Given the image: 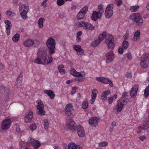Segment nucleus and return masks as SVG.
Here are the masks:
<instances>
[{
  "instance_id": "nucleus-1",
  "label": "nucleus",
  "mask_w": 149,
  "mask_h": 149,
  "mask_svg": "<svg viewBox=\"0 0 149 149\" xmlns=\"http://www.w3.org/2000/svg\"><path fill=\"white\" fill-rule=\"evenodd\" d=\"M38 57L34 61V62L38 64H44L46 62L47 51L39 49L37 53Z\"/></svg>"
},
{
  "instance_id": "nucleus-2",
  "label": "nucleus",
  "mask_w": 149,
  "mask_h": 149,
  "mask_svg": "<svg viewBox=\"0 0 149 149\" xmlns=\"http://www.w3.org/2000/svg\"><path fill=\"white\" fill-rule=\"evenodd\" d=\"M46 45L48 48V50L49 54H53L55 50L56 46V42L55 40L52 38L49 37L46 42Z\"/></svg>"
},
{
  "instance_id": "nucleus-3",
  "label": "nucleus",
  "mask_w": 149,
  "mask_h": 149,
  "mask_svg": "<svg viewBox=\"0 0 149 149\" xmlns=\"http://www.w3.org/2000/svg\"><path fill=\"white\" fill-rule=\"evenodd\" d=\"M130 18L133 21L136 22V25L141 26L143 24V20L140 14L138 13L132 14L130 16Z\"/></svg>"
},
{
  "instance_id": "nucleus-4",
  "label": "nucleus",
  "mask_w": 149,
  "mask_h": 149,
  "mask_svg": "<svg viewBox=\"0 0 149 149\" xmlns=\"http://www.w3.org/2000/svg\"><path fill=\"white\" fill-rule=\"evenodd\" d=\"M36 103L38 104L36 106L37 109L36 113L40 116L44 115L45 112L44 110V106L43 102L41 100H38L36 101Z\"/></svg>"
},
{
  "instance_id": "nucleus-5",
  "label": "nucleus",
  "mask_w": 149,
  "mask_h": 149,
  "mask_svg": "<svg viewBox=\"0 0 149 149\" xmlns=\"http://www.w3.org/2000/svg\"><path fill=\"white\" fill-rule=\"evenodd\" d=\"M29 9V7L28 6H26L24 4L21 5L19 6V12L21 16L23 19H25L27 18V14Z\"/></svg>"
},
{
  "instance_id": "nucleus-6",
  "label": "nucleus",
  "mask_w": 149,
  "mask_h": 149,
  "mask_svg": "<svg viewBox=\"0 0 149 149\" xmlns=\"http://www.w3.org/2000/svg\"><path fill=\"white\" fill-rule=\"evenodd\" d=\"M140 65L141 67L146 68L149 65V54H144L141 60Z\"/></svg>"
},
{
  "instance_id": "nucleus-7",
  "label": "nucleus",
  "mask_w": 149,
  "mask_h": 149,
  "mask_svg": "<svg viewBox=\"0 0 149 149\" xmlns=\"http://www.w3.org/2000/svg\"><path fill=\"white\" fill-rule=\"evenodd\" d=\"M129 101L128 99L118 100L117 101V108L116 109L117 112H120L123 108L124 105L128 102Z\"/></svg>"
},
{
  "instance_id": "nucleus-8",
  "label": "nucleus",
  "mask_w": 149,
  "mask_h": 149,
  "mask_svg": "<svg viewBox=\"0 0 149 149\" xmlns=\"http://www.w3.org/2000/svg\"><path fill=\"white\" fill-rule=\"evenodd\" d=\"M113 7V4L109 5L106 8L105 13V16L106 18H109L113 15L112 9Z\"/></svg>"
},
{
  "instance_id": "nucleus-9",
  "label": "nucleus",
  "mask_w": 149,
  "mask_h": 149,
  "mask_svg": "<svg viewBox=\"0 0 149 149\" xmlns=\"http://www.w3.org/2000/svg\"><path fill=\"white\" fill-rule=\"evenodd\" d=\"M88 9V7L86 6H85L82 8L77 14V19L79 20L83 18L85 14L87 12Z\"/></svg>"
},
{
  "instance_id": "nucleus-10",
  "label": "nucleus",
  "mask_w": 149,
  "mask_h": 149,
  "mask_svg": "<svg viewBox=\"0 0 149 149\" xmlns=\"http://www.w3.org/2000/svg\"><path fill=\"white\" fill-rule=\"evenodd\" d=\"M28 142L33 146L34 149H38L40 146V142L30 138L28 139Z\"/></svg>"
},
{
  "instance_id": "nucleus-11",
  "label": "nucleus",
  "mask_w": 149,
  "mask_h": 149,
  "mask_svg": "<svg viewBox=\"0 0 149 149\" xmlns=\"http://www.w3.org/2000/svg\"><path fill=\"white\" fill-rule=\"evenodd\" d=\"M96 80L99 81L104 84H109L111 87L113 86V84L112 81L109 79L103 77H98L96 78Z\"/></svg>"
},
{
  "instance_id": "nucleus-12",
  "label": "nucleus",
  "mask_w": 149,
  "mask_h": 149,
  "mask_svg": "<svg viewBox=\"0 0 149 149\" xmlns=\"http://www.w3.org/2000/svg\"><path fill=\"white\" fill-rule=\"evenodd\" d=\"M67 125L70 130H74L76 129V124L72 119H69L66 122Z\"/></svg>"
},
{
  "instance_id": "nucleus-13",
  "label": "nucleus",
  "mask_w": 149,
  "mask_h": 149,
  "mask_svg": "<svg viewBox=\"0 0 149 149\" xmlns=\"http://www.w3.org/2000/svg\"><path fill=\"white\" fill-rule=\"evenodd\" d=\"M33 117V112L31 111H29L25 113L24 117V121L26 123L30 122Z\"/></svg>"
},
{
  "instance_id": "nucleus-14",
  "label": "nucleus",
  "mask_w": 149,
  "mask_h": 149,
  "mask_svg": "<svg viewBox=\"0 0 149 149\" xmlns=\"http://www.w3.org/2000/svg\"><path fill=\"white\" fill-rule=\"evenodd\" d=\"M11 120L10 119H6L3 121L1 125V128L3 130L8 129L10 125Z\"/></svg>"
},
{
  "instance_id": "nucleus-15",
  "label": "nucleus",
  "mask_w": 149,
  "mask_h": 149,
  "mask_svg": "<svg viewBox=\"0 0 149 149\" xmlns=\"http://www.w3.org/2000/svg\"><path fill=\"white\" fill-rule=\"evenodd\" d=\"M73 110V107L72 104H67L65 108V114L68 116H70L72 113V111Z\"/></svg>"
},
{
  "instance_id": "nucleus-16",
  "label": "nucleus",
  "mask_w": 149,
  "mask_h": 149,
  "mask_svg": "<svg viewBox=\"0 0 149 149\" xmlns=\"http://www.w3.org/2000/svg\"><path fill=\"white\" fill-rule=\"evenodd\" d=\"M138 89V87L137 85H134L132 87L130 92V95L131 97L134 98L136 96Z\"/></svg>"
},
{
  "instance_id": "nucleus-17",
  "label": "nucleus",
  "mask_w": 149,
  "mask_h": 149,
  "mask_svg": "<svg viewBox=\"0 0 149 149\" xmlns=\"http://www.w3.org/2000/svg\"><path fill=\"white\" fill-rule=\"evenodd\" d=\"M77 132L80 137H83L85 135V132L83 128L80 125H78L77 126Z\"/></svg>"
},
{
  "instance_id": "nucleus-18",
  "label": "nucleus",
  "mask_w": 149,
  "mask_h": 149,
  "mask_svg": "<svg viewBox=\"0 0 149 149\" xmlns=\"http://www.w3.org/2000/svg\"><path fill=\"white\" fill-rule=\"evenodd\" d=\"M102 13L99 11L98 13L95 11H93L92 15V19L94 21H96L97 19H100L101 17Z\"/></svg>"
},
{
  "instance_id": "nucleus-19",
  "label": "nucleus",
  "mask_w": 149,
  "mask_h": 149,
  "mask_svg": "<svg viewBox=\"0 0 149 149\" xmlns=\"http://www.w3.org/2000/svg\"><path fill=\"white\" fill-rule=\"evenodd\" d=\"M114 57V54L112 52L109 51L107 54V60L106 62L107 63L111 62L113 61Z\"/></svg>"
},
{
  "instance_id": "nucleus-20",
  "label": "nucleus",
  "mask_w": 149,
  "mask_h": 149,
  "mask_svg": "<svg viewBox=\"0 0 149 149\" xmlns=\"http://www.w3.org/2000/svg\"><path fill=\"white\" fill-rule=\"evenodd\" d=\"M98 120L99 119L97 118H91L89 120V124L93 127H95L97 125Z\"/></svg>"
},
{
  "instance_id": "nucleus-21",
  "label": "nucleus",
  "mask_w": 149,
  "mask_h": 149,
  "mask_svg": "<svg viewBox=\"0 0 149 149\" xmlns=\"http://www.w3.org/2000/svg\"><path fill=\"white\" fill-rule=\"evenodd\" d=\"M34 44V40L29 39L26 40L24 42L23 45L26 47H30Z\"/></svg>"
},
{
  "instance_id": "nucleus-22",
  "label": "nucleus",
  "mask_w": 149,
  "mask_h": 149,
  "mask_svg": "<svg viewBox=\"0 0 149 149\" xmlns=\"http://www.w3.org/2000/svg\"><path fill=\"white\" fill-rule=\"evenodd\" d=\"M68 149H82V147L74 143L71 142L68 145Z\"/></svg>"
},
{
  "instance_id": "nucleus-23",
  "label": "nucleus",
  "mask_w": 149,
  "mask_h": 149,
  "mask_svg": "<svg viewBox=\"0 0 149 149\" xmlns=\"http://www.w3.org/2000/svg\"><path fill=\"white\" fill-rule=\"evenodd\" d=\"M70 72L71 74L75 77H81L82 74L76 71L74 69L71 68L70 70Z\"/></svg>"
},
{
  "instance_id": "nucleus-24",
  "label": "nucleus",
  "mask_w": 149,
  "mask_h": 149,
  "mask_svg": "<svg viewBox=\"0 0 149 149\" xmlns=\"http://www.w3.org/2000/svg\"><path fill=\"white\" fill-rule=\"evenodd\" d=\"M83 29H88L90 31H92L94 29L95 27L89 23L85 22Z\"/></svg>"
},
{
  "instance_id": "nucleus-25",
  "label": "nucleus",
  "mask_w": 149,
  "mask_h": 149,
  "mask_svg": "<svg viewBox=\"0 0 149 149\" xmlns=\"http://www.w3.org/2000/svg\"><path fill=\"white\" fill-rule=\"evenodd\" d=\"M23 75L20 74L17 80V83L16 84V86L17 88H19L21 85V83Z\"/></svg>"
},
{
  "instance_id": "nucleus-26",
  "label": "nucleus",
  "mask_w": 149,
  "mask_h": 149,
  "mask_svg": "<svg viewBox=\"0 0 149 149\" xmlns=\"http://www.w3.org/2000/svg\"><path fill=\"white\" fill-rule=\"evenodd\" d=\"M44 93L49 96L51 99H53L55 96V94L52 91L45 90L44 91Z\"/></svg>"
},
{
  "instance_id": "nucleus-27",
  "label": "nucleus",
  "mask_w": 149,
  "mask_h": 149,
  "mask_svg": "<svg viewBox=\"0 0 149 149\" xmlns=\"http://www.w3.org/2000/svg\"><path fill=\"white\" fill-rule=\"evenodd\" d=\"M140 35V31L138 30L136 31L134 33V36L133 38V40L134 41H136L139 38Z\"/></svg>"
},
{
  "instance_id": "nucleus-28",
  "label": "nucleus",
  "mask_w": 149,
  "mask_h": 149,
  "mask_svg": "<svg viewBox=\"0 0 149 149\" xmlns=\"http://www.w3.org/2000/svg\"><path fill=\"white\" fill-rule=\"evenodd\" d=\"M113 41V37L111 35H109L105 40V42L107 43H109L112 42Z\"/></svg>"
},
{
  "instance_id": "nucleus-29",
  "label": "nucleus",
  "mask_w": 149,
  "mask_h": 149,
  "mask_svg": "<svg viewBox=\"0 0 149 149\" xmlns=\"http://www.w3.org/2000/svg\"><path fill=\"white\" fill-rule=\"evenodd\" d=\"M64 66L62 65H60L58 66V68L59 70V72L62 74H65V70L63 69Z\"/></svg>"
},
{
  "instance_id": "nucleus-30",
  "label": "nucleus",
  "mask_w": 149,
  "mask_h": 149,
  "mask_svg": "<svg viewBox=\"0 0 149 149\" xmlns=\"http://www.w3.org/2000/svg\"><path fill=\"white\" fill-rule=\"evenodd\" d=\"M44 20V18L42 17H41L38 19V24L39 28H42L43 27V22Z\"/></svg>"
},
{
  "instance_id": "nucleus-31",
  "label": "nucleus",
  "mask_w": 149,
  "mask_h": 149,
  "mask_svg": "<svg viewBox=\"0 0 149 149\" xmlns=\"http://www.w3.org/2000/svg\"><path fill=\"white\" fill-rule=\"evenodd\" d=\"M110 93V91H105L102 94L101 97L103 98V100H105L107 98V96Z\"/></svg>"
},
{
  "instance_id": "nucleus-32",
  "label": "nucleus",
  "mask_w": 149,
  "mask_h": 149,
  "mask_svg": "<svg viewBox=\"0 0 149 149\" xmlns=\"http://www.w3.org/2000/svg\"><path fill=\"white\" fill-rule=\"evenodd\" d=\"M106 34V32L104 31L102 33L100 34L98 38L101 41H102L105 38Z\"/></svg>"
},
{
  "instance_id": "nucleus-33",
  "label": "nucleus",
  "mask_w": 149,
  "mask_h": 149,
  "mask_svg": "<svg viewBox=\"0 0 149 149\" xmlns=\"http://www.w3.org/2000/svg\"><path fill=\"white\" fill-rule=\"evenodd\" d=\"M20 35L18 34H16L12 38V40L15 42H17L19 40V38Z\"/></svg>"
},
{
  "instance_id": "nucleus-34",
  "label": "nucleus",
  "mask_w": 149,
  "mask_h": 149,
  "mask_svg": "<svg viewBox=\"0 0 149 149\" xmlns=\"http://www.w3.org/2000/svg\"><path fill=\"white\" fill-rule=\"evenodd\" d=\"M101 42L100 40L97 38L93 41L91 45L93 47H96L98 45H99Z\"/></svg>"
},
{
  "instance_id": "nucleus-35",
  "label": "nucleus",
  "mask_w": 149,
  "mask_h": 149,
  "mask_svg": "<svg viewBox=\"0 0 149 149\" xmlns=\"http://www.w3.org/2000/svg\"><path fill=\"white\" fill-rule=\"evenodd\" d=\"M139 7V6H132L130 8V10L132 12H135L137 10Z\"/></svg>"
},
{
  "instance_id": "nucleus-36",
  "label": "nucleus",
  "mask_w": 149,
  "mask_h": 149,
  "mask_svg": "<svg viewBox=\"0 0 149 149\" xmlns=\"http://www.w3.org/2000/svg\"><path fill=\"white\" fill-rule=\"evenodd\" d=\"M97 90L96 89H93L92 90V97L95 98L96 97L97 94Z\"/></svg>"
},
{
  "instance_id": "nucleus-37",
  "label": "nucleus",
  "mask_w": 149,
  "mask_h": 149,
  "mask_svg": "<svg viewBox=\"0 0 149 149\" xmlns=\"http://www.w3.org/2000/svg\"><path fill=\"white\" fill-rule=\"evenodd\" d=\"M123 46L124 49H127L129 46V43L127 41L124 40L123 42Z\"/></svg>"
},
{
  "instance_id": "nucleus-38",
  "label": "nucleus",
  "mask_w": 149,
  "mask_h": 149,
  "mask_svg": "<svg viewBox=\"0 0 149 149\" xmlns=\"http://www.w3.org/2000/svg\"><path fill=\"white\" fill-rule=\"evenodd\" d=\"M4 22L6 24V27H8L9 28H11L12 24L10 21L6 20Z\"/></svg>"
},
{
  "instance_id": "nucleus-39",
  "label": "nucleus",
  "mask_w": 149,
  "mask_h": 149,
  "mask_svg": "<svg viewBox=\"0 0 149 149\" xmlns=\"http://www.w3.org/2000/svg\"><path fill=\"white\" fill-rule=\"evenodd\" d=\"M149 127V124L146 122L144 123L142 129L144 130H147Z\"/></svg>"
},
{
  "instance_id": "nucleus-40",
  "label": "nucleus",
  "mask_w": 149,
  "mask_h": 149,
  "mask_svg": "<svg viewBox=\"0 0 149 149\" xmlns=\"http://www.w3.org/2000/svg\"><path fill=\"white\" fill-rule=\"evenodd\" d=\"M37 127V125L35 123L32 124L29 127L30 129L32 131L35 130Z\"/></svg>"
},
{
  "instance_id": "nucleus-41",
  "label": "nucleus",
  "mask_w": 149,
  "mask_h": 149,
  "mask_svg": "<svg viewBox=\"0 0 149 149\" xmlns=\"http://www.w3.org/2000/svg\"><path fill=\"white\" fill-rule=\"evenodd\" d=\"M5 14L7 16H13L15 15V13L12 11L10 10H7Z\"/></svg>"
},
{
  "instance_id": "nucleus-42",
  "label": "nucleus",
  "mask_w": 149,
  "mask_h": 149,
  "mask_svg": "<svg viewBox=\"0 0 149 149\" xmlns=\"http://www.w3.org/2000/svg\"><path fill=\"white\" fill-rule=\"evenodd\" d=\"M88 106V102L87 101H85L82 104V107L83 109H86Z\"/></svg>"
},
{
  "instance_id": "nucleus-43",
  "label": "nucleus",
  "mask_w": 149,
  "mask_h": 149,
  "mask_svg": "<svg viewBox=\"0 0 149 149\" xmlns=\"http://www.w3.org/2000/svg\"><path fill=\"white\" fill-rule=\"evenodd\" d=\"M73 49L77 52L80 50L81 49V47L80 46L77 45H75L73 46Z\"/></svg>"
},
{
  "instance_id": "nucleus-44",
  "label": "nucleus",
  "mask_w": 149,
  "mask_h": 149,
  "mask_svg": "<svg viewBox=\"0 0 149 149\" xmlns=\"http://www.w3.org/2000/svg\"><path fill=\"white\" fill-rule=\"evenodd\" d=\"M65 2L63 0H58L57 1V4L59 6H61L63 5Z\"/></svg>"
},
{
  "instance_id": "nucleus-45",
  "label": "nucleus",
  "mask_w": 149,
  "mask_h": 149,
  "mask_svg": "<svg viewBox=\"0 0 149 149\" xmlns=\"http://www.w3.org/2000/svg\"><path fill=\"white\" fill-rule=\"evenodd\" d=\"M53 60V58L52 56H50L49 57H48V60H47V59H46V62L45 63V64H47L50 63H51Z\"/></svg>"
},
{
  "instance_id": "nucleus-46",
  "label": "nucleus",
  "mask_w": 149,
  "mask_h": 149,
  "mask_svg": "<svg viewBox=\"0 0 149 149\" xmlns=\"http://www.w3.org/2000/svg\"><path fill=\"white\" fill-rule=\"evenodd\" d=\"M77 52L78 55L81 56L84 54V51L82 49H80V50Z\"/></svg>"
},
{
  "instance_id": "nucleus-47",
  "label": "nucleus",
  "mask_w": 149,
  "mask_h": 149,
  "mask_svg": "<svg viewBox=\"0 0 149 149\" xmlns=\"http://www.w3.org/2000/svg\"><path fill=\"white\" fill-rule=\"evenodd\" d=\"M107 44L108 47L109 49H112L114 48L115 44L113 42Z\"/></svg>"
},
{
  "instance_id": "nucleus-48",
  "label": "nucleus",
  "mask_w": 149,
  "mask_h": 149,
  "mask_svg": "<svg viewBox=\"0 0 149 149\" xmlns=\"http://www.w3.org/2000/svg\"><path fill=\"white\" fill-rule=\"evenodd\" d=\"M107 143L106 141H102L98 144L99 146L104 147L107 145Z\"/></svg>"
},
{
  "instance_id": "nucleus-49",
  "label": "nucleus",
  "mask_w": 149,
  "mask_h": 149,
  "mask_svg": "<svg viewBox=\"0 0 149 149\" xmlns=\"http://www.w3.org/2000/svg\"><path fill=\"white\" fill-rule=\"evenodd\" d=\"M85 22H79L77 24V25L79 27H83L84 28V26Z\"/></svg>"
},
{
  "instance_id": "nucleus-50",
  "label": "nucleus",
  "mask_w": 149,
  "mask_h": 149,
  "mask_svg": "<svg viewBox=\"0 0 149 149\" xmlns=\"http://www.w3.org/2000/svg\"><path fill=\"white\" fill-rule=\"evenodd\" d=\"M115 3L118 6H120L122 3V0H115Z\"/></svg>"
},
{
  "instance_id": "nucleus-51",
  "label": "nucleus",
  "mask_w": 149,
  "mask_h": 149,
  "mask_svg": "<svg viewBox=\"0 0 149 149\" xmlns=\"http://www.w3.org/2000/svg\"><path fill=\"white\" fill-rule=\"evenodd\" d=\"M77 87H73L72 88V90L71 91V94L73 95L76 92V90L77 89Z\"/></svg>"
},
{
  "instance_id": "nucleus-52",
  "label": "nucleus",
  "mask_w": 149,
  "mask_h": 149,
  "mask_svg": "<svg viewBox=\"0 0 149 149\" xmlns=\"http://www.w3.org/2000/svg\"><path fill=\"white\" fill-rule=\"evenodd\" d=\"M34 46L37 47L40 44V42L37 40H34Z\"/></svg>"
},
{
  "instance_id": "nucleus-53",
  "label": "nucleus",
  "mask_w": 149,
  "mask_h": 149,
  "mask_svg": "<svg viewBox=\"0 0 149 149\" xmlns=\"http://www.w3.org/2000/svg\"><path fill=\"white\" fill-rule=\"evenodd\" d=\"M149 95V90L145 89L144 90V95L145 97H148Z\"/></svg>"
},
{
  "instance_id": "nucleus-54",
  "label": "nucleus",
  "mask_w": 149,
  "mask_h": 149,
  "mask_svg": "<svg viewBox=\"0 0 149 149\" xmlns=\"http://www.w3.org/2000/svg\"><path fill=\"white\" fill-rule=\"evenodd\" d=\"M79 77V78H76L75 79V80L76 81H77L78 82H81L83 81V76L82 75L81 76V77Z\"/></svg>"
},
{
  "instance_id": "nucleus-55",
  "label": "nucleus",
  "mask_w": 149,
  "mask_h": 149,
  "mask_svg": "<svg viewBox=\"0 0 149 149\" xmlns=\"http://www.w3.org/2000/svg\"><path fill=\"white\" fill-rule=\"evenodd\" d=\"M6 33L8 35H9L10 33V29L11 28L6 27Z\"/></svg>"
},
{
  "instance_id": "nucleus-56",
  "label": "nucleus",
  "mask_w": 149,
  "mask_h": 149,
  "mask_svg": "<svg viewBox=\"0 0 149 149\" xmlns=\"http://www.w3.org/2000/svg\"><path fill=\"white\" fill-rule=\"evenodd\" d=\"M127 78L131 79L132 77V74L131 72L127 73L126 74Z\"/></svg>"
},
{
  "instance_id": "nucleus-57",
  "label": "nucleus",
  "mask_w": 149,
  "mask_h": 149,
  "mask_svg": "<svg viewBox=\"0 0 149 149\" xmlns=\"http://www.w3.org/2000/svg\"><path fill=\"white\" fill-rule=\"evenodd\" d=\"M102 4H100L98 6V8L99 9V11H100L101 13H102L103 10L102 8Z\"/></svg>"
},
{
  "instance_id": "nucleus-58",
  "label": "nucleus",
  "mask_w": 149,
  "mask_h": 149,
  "mask_svg": "<svg viewBox=\"0 0 149 149\" xmlns=\"http://www.w3.org/2000/svg\"><path fill=\"white\" fill-rule=\"evenodd\" d=\"M126 56L129 60H131L132 59V56L131 54L130 53H127L126 54Z\"/></svg>"
},
{
  "instance_id": "nucleus-59",
  "label": "nucleus",
  "mask_w": 149,
  "mask_h": 149,
  "mask_svg": "<svg viewBox=\"0 0 149 149\" xmlns=\"http://www.w3.org/2000/svg\"><path fill=\"white\" fill-rule=\"evenodd\" d=\"M128 93L127 92H125L122 95V98L124 99H125L126 97L128 96Z\"/></svg>"
},
{
  "instance_id": "nucleus-60",
  "label": "nucleus",
  "mask_w": 149,
  "mask_h": 149,
  "mask_svg": "<svg viewBox=\"0 0 149 149\" xmlns=\"http://www.w3.org/2000/svg\"><path fill=\"white\" fill-rule=\"evenodd\" d=\"M113 97H111L108 99V102L109 104H111L113 102Z\"/></svg>"
},
{
  "instance_id": "nucleus-61",
  "label": "nucleus",
  "mask_w": 149,
  "mask_h": 149,
  "mask_svg": "<svg viewBox=\"0 0 149 149\" xmlns=\"http://www.w3.org/2000/svg\"><path fill=\"white\" fill-rule=\"evenodd\" d=\"M49 123L44 124V127L46 130H47L48 128Z\"/></svg>"
},
{
  "instance_id": "nucleus-62",
  "label": "nucleus",
  "mask_w": 149,
  "mask_h": 149,
  "mask_svg": "<svg viewBox=\"0 0 149 149\" xmlns=\"http://www.w3.org/2000/svg\"><path fill=\"white\" fill-rule=\"evenodd\" d=\"M123 47L120 48L118 50V53L120 54H122L123 53Z\"/></svg>"
},
{
  "instance_id": "nucleus-63",
  "label": "nucleus",
  "mask_w": 149,
  "mask_h": 149,
  "mask_svg": "<svg viewBox=\"0 0 149 149\" xmlns=\"http://www.w3.org/2000/svg\"><path fill=\"white\" fill-rule=\"evenodd\" d=\"M139 138L141 141H143L144 140L146 139V137L144 136H140Z\"/></svg>"
},
{
  "instance_id": "nucleus-64",
  "label": "nucleus",
  "mask_w": 149,
  "mask_h": 149,
  "mask_svg": "<svg viewBox=\"0 0 149 149\" xmlns=\"http://www.w3.org/2000/svg\"><path fill=\"white\" fill-rule=\"evenodd\" d=\"M81 38L80 37H77L76 40V42H80L81 41Z\"/></svg>"
}]
</instances>
